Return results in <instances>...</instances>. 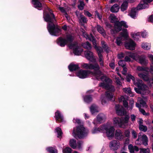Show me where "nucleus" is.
I'll return each instance as SVG.
<instances>
[{
    "label": "nucleus",
    "mask_w": 153,
    "mask_h": 153,
    "mask_svg": "<svg viewBox=\"0 0 153 153\" xmlns=\"http://www.w3.org/2000/svg\"><path fill=\"white\" fill-rule=\"evenodd\" d=\"M81 67L85 69L94 70V71L92 74L97 79H100L102 81L105 80V82L101 83L99 86H110V84L112 82L111 79L106 78L105 76H102V72L100 70V67L97 63L93 64L91 63H83L81 65Z\"/></svg>",
    "instance_id": "obj_1"
},
{
    "label": "nucleus",
    "mask_w": 153,
    "mask_h": 153,
    "mask_svg": "<svg viewBox=\"0 0 153 153\" xmlns=\"http://www.w3.org/2000/svg\"><path fill=\"white\" fill-rule=\"evenodd\" d=\"M49 13L44 15V18L45 20L48 22L47 26L48 30L50 33L52 35L57 36L61 34V30L58 26H55L53 22L56 21L54 14L52 11L49 8H48Z\"/></svg>",
    "instance_id": "obj_2"
},
{
    "label": "nucleus",
    "mask_w": 153,
    "mask_h": 153,
    "mask_svg": "<svg viewBox=\"0 0 153 153\" xmlns=\"http://www.w3.org/2000/svg\"><path fill=\"white\" fill-rule=\"evenodd\" d=\"M103 88L105 89L107 91L106 92L105 96L103 97L102 96L101 98L102 104L105 105L108 101L110 100L114 101L115 100V97L112 92L115 91L114 87H102Z\"/></svg>",
    "instance_id": "obj_3"
},
{
    "label": "nucleus",
    "mask_w": 153,
    "mask_h": 153,
    "mask_svg": "<svg viewBox=\"0 0 153 153\" xmlns=\"http://www.w3.org/2000/svg\"><path fill=\"white\" fill-rule=\"evenodd\" d=\"M88 132V130L83 127V125H80L76 128H74L73 135L76 138H82L87 136Z\"/></svg>",
    "instance_id": "obj_4"
},
{
    "label": "nucleus",
    "mask_w": 153,
    "mask_h": 153,
    "mask_svg": "<svg viewBox=\"0 0 153 153\" xmlns=\"http://www.w3.org/2000/svg\"><path fill=\"white\" fill-rule=\"evenodd\" d=\"M83 35L86 39H88L92 42L94 47L98 53L99 58V61H103V56L101 54L103 52L102 49L100 47L97 46L96 40L94 37L91 34H90V35H88L85 33H84Z\"/></svg>",
    "instance_id": "obj_5"
},
{
    "label": "nucleus",
    "mask_w": 153,
    "mask_h": 153,
    "mask_svg": "<svg viewBox=\"0 0 153 153\" xmlns=\"http://www.w3.org/2000/svg\"><path fill=\"white\" fill-rule=\"evenodd\" d=\"M101 128L102 133H105L109 139L111 140L114 137L115 128L113 126L109 123H107L103 125V127Z\"/></svg>",
    "instance_id": "obj_6"
},
{
    "label": "nucleus",
    "mask_w": 153,
    "mask_h": 153,
    "mask_svg": "<svg viewBox=\"0 0 153 153\" xmlns=\"http://www.w3.org/2000/svg\"><path fill=\"white\" fill-rule=\"evenodd\" d=\"M110 19L112 23H115L114 24V28L116 31L119 32L122 30V27H123L125 28H128V25L126 22L124 21H121L120 22L117 21L116 17L113 14L111 15L110 16Z\"/></svg>",
    "instance_id": "obj_7"
},
{
    "label": "nucleus",
    "mask_w": 153,
    "mask_h": 153,
    "mask_svg": "<svg viewBox=\"0 0 153 153\" xmlns=\"http://www.w3.org/2000/svg\"><path fill=\"white\" fill-rule=\"evenodd\" d=\"M148 139L146 135L142 132L140 133L138 138L135 142L136 145H141L142 143L145 146L148 145Z\"/></svg>",
    "instance_id": "obj_8"
},
{
    "label": "nucleus",
    "mask_w": 153,
    "mask_h": 153,
    "mask_svg": "<svg viewBox=\"0 0 153 153\" xmlns=\"http://www.w3.org/2000/svg\"><path fill=\"white\" fill-rule=\"evenodd\" d=\"M128 55L131 58L138 62L142 65H144L148 63V61L146 59L145 57L143 55L140 56L136 53H129Z\"/></svg>",
    "instance_id": "obj_9"
},
{
    "label": "nucleus",
    "mask_w": 153,
    "mask_h": 153,
    "mask_svg": "<svg viewBox=\"0 0 153 153\" xmlns=\"http://www.w3.org/2000/svg\"><path fill=\"white\" fill-rule=\"evenodd\" d=\"M74 37L73 36L70 34L67 36L66 39H64L62 38H59L57 40V44L61 47L64 46L66 44L71 43L73 40Z\"/></svg>",
    "instance_id": "obj_10"
},
{
    "label": "nucleus",
    "mask_w": 153,
    "mask_h": 153,
    "mask_svg": "<svg viewBox=\"0 0 153 153\" xmlns=\"http://www.w3.org/2000/svg\"><path fill=\"white\" fill-rule=\"evenodd\" d=\"M120 36L118 37L116 39V43L120 46L122 44V41L126 39L128 36V33L126 29H123L120 33Z\"/></svg>",
    "instance_id": "obj_11"
},
{
    "label": "nucleus",
    "mask_w": 153,
    "mask_h": 153,
    "mask_svg": "<svg viewBox=\"0 0 153 153\" xmlns=\"http://www.w3.org/2000/svg\"><path fill=\"white\" fill-rule=\"evenodd\" d=\"M138 100L140 104L138 103L136 104L137 107L139 108V111L144 115H146V114L145 110L141 108V107H146L147 105L145 102L141 98H138Z\"/></svg>",
    "instance_id": "obj_12"
},
{
    "label": "nucleus",
    "mask_w": 153,
    "mask_h": 153,
    "mask_svg": "<svg viewBox=\"0 0 153 153\" xmlns=\"http://www.w3.org/2000/svg\"><path fill=\"white\" fill-rule=\"evenodd\" d=\"M69 46L70 48L73 50V53L76 55H80L83 51V49L78 46L76 44H70Z\"/></svg>",
    "instance_id": "obj_13"
},
{
    "label": "nucleus",
    "mask_w": 153,
    "mask_h": 153,
    "mask_svg": "<svg viewBox=\"0 0 153 153\" xmlns=\"http://www.w3.org/2000/svg\"><path fill=\"white\" fill-rule=\"evenodd\" d=\"M130 79H132L134 84L136 86H144L143 83V81L139 79L135 80L134 77L131 74H128L126 76V80L127 81L129 82Z\"/></svg>",
    "instance_id": "obj_14"
},
{
    "label": "nucleus",
    "mask_w": 153,
    "mask_h": 153,
    "mask_svg": "<svg viewBox=\"0 0 153 153\" xmlns=\"http://www.w3.org/2000/svg\"><path fill=\"white\" fill-rule=\"evenodd\" d=\"M70 146L73 149H80L82 148V142L79 141L76 143V140L74 139H71L70 141Z\"/></svg>",
    "instance_id": "obj_15"
},
{
    "label": "nucleus",
    "mask_w": 153,
    "mask_h": 153,
    "mask_svg": "<svg viewBox=\"0 0 153 153\" xmlns=\"http://www.w3.org/2000/svg\"><path fill=\"white\" fill-rule=\"evenodd\" d=\"M138 76L143 79L144 80L149 82L151 83H153V77L152 79H151L148 76V75L144 71L143 72H137Z\"/></svg>",
    "instance_id": "obj_16"
},
{
    "label": "nucleus",
    "mask_w": 153,
    "mask_h": 153,
    "mask_svg": "<svg viewBox=\"0 0 153 153\" xmlns=\"http://www.w3.org/2000/svg\"><path fill=\"white\" fill-rule=\"evenodd\" d=\"M91 73V71L88 70H80L77 73V76L81 78L87 77Z\"/></svg>",
    "instance_id": "obj_17"
},
{
    "label": "nucleus",
    "mask_w": 153,
    "mask_h": 153,
    "mask_svg": "<svg viewBox=\"0 0 153 153\" xmlns=\"http://www.w3.org/2000/svg\"><path fill=\"white\" fill-rule=\"evenodd\" d=\"M105 119L106 117L104 114H100L97 116V118L94 119L93 123L94 124L100 123L103 122Z\"/></svg>",
    "instance_id": "obj_18"
},
{
    "label": "nucleus",
    "mask_w": 153,
    "mask_h": 153,
    "mask_svg": "<svg viewBox=\"0 0 153 153\" xmlns=\"http://www.w3.org/2000/svg\"><path fill=\"white\" fill-rule=\"evenodd\" d=\"M120 143L119 141L115 140L111 141L109 144V147L111 149L114 150H117L120 147Z\"/></svg>",
    "instance_id": "obj_19"
},
{
    "label": "nucleus",
    "mask_w": 153,
    "mask_h": 153,
    "mask_svg": "<svg viewBox=\"0 0 153 153\" xmlns=\"http://www.w3.org/2000/svg\"><path fill=\"white\" fill-rule=\"evenodd\" d=\"M136 44L131 39H129L125 43V47L127 49L134 50L135 49Z\"/></svg>",
    "instance_id": "obj_20"
},
{
    "label": "nucleus",
    "mask_w": 153,
    "mask_h": 153,
    "mask_svg": "<svg viewBox=\"0 0 153 153\" xmlns=\"http://www.w3.org/2000/svg\"><path fill=\"white\" fill-rule=\"evenodd\" d=\"M84 54L86 58L91 62H94L96 61L94 58L93 53L89 51H85Z\"/></svg>",
    "instance_id": "obj_21"
},
{
    "label": "nucleus",
    "mask_w": 153,
    "mask_h": 153,
    "mask_svg": "<svg viewBox=\"0 0 153 153\" xmlns=\"http://www.w3.org/2000/svg\"><path fill=\"white\" fill-rule=\"evenodd\" d=\"M114 136L116 139L119 140H122L124 138L123 132L119 129H117L115 131Z\"/></svg>",
    "instance_id": "obj_22"
},
{
    "label": "nucleus",
    "mask_w": 153,
    "mask_h": 153,
    "mask_svg": "<svg viewBox=\"0 0 153 153\" xmlns=\"http://www.w3.org/2000/svg\"><path fill=\"white\" fill-rule=\"evenodd\" d=\"M115 109L116 113L118 115H123L126 113V111L121 105H116Z\"/></svg>",
    "instance_id": "obj_23"
},
{
    "label": "nucleus",
    "mask_w": 153,
    "mask_h": 153,
    "mask_svg": "<svg viewBox=\"0 0 153 153\" xmlns=\"http://www.w3.org/2000/svg\"><path fill=\"white\" fill-rule=\"evenodd\" d=\"M55 117L56 121L60 122H64V120L63 116L59 111H57L55 112Z\"/></svg>",
    "instance_id": "obj_24"
},
{
    "label": "nucleus",
    "mask_w": 153,
    "mask_h": 153,
    "mask_svg": "<svg viewBox=\"0 0 153 153\" xmlns=\"http://www.w3.org/2000/svg\"><path fill=\"white\" fill-rule=\"evenodd\" d=\"M113 124L116 126L122 127V122L121 118L119 117H115L113 119Z\"/></svg>",
    "instance_id": "obj_25"
},
{
    "label": "nucleus",
    "mask_w": 153,
    "mask_h": 153,
    "mask_svg": "<svg viewBox=\"0 0 153 153\" xmlns=\"http://www.w3.org/2000/svg\"><path fill=\"white\" fill-rule=\"evenodd\" d=\"M76 15L79 19V22L81 23H86L88 20L83 15L79 13L78 12H76Z\"/></svg>",
    "instance_id": "obj_26"
},
{
    "label": "nucleus",
    "mask_w": 153,
    "mask_h": 153,
    "mask_svg": "<svg viewBox=\"0 0 153 153\" xmlns=\"http://www.w3.org/2000/svg\"><path fill=\"white\" fill-rule=\"evenodd\" d=\"M43 0H32L33 4L34 7L39 10H41L42 7L41 2Z\"/></svg>",
    "instance_id": "obj_27"
},
{
    "label": "nucleus",
    "mask_w": 153,
    "mask_h": 153,
    "mask_svg": "<svg viewBox=\"0 0 153 153\" xmlns=\"http://www.w3.org/2000/svg\"><path fill=\"white\" fill-rule=\"evenodd\" d=\"M149 4L145 3L143 0L136 7L137 10H140L148 7Z\"/></svg>",
    "instance_id": "obj_28"
},
{
    "label": "nucleus",
    "mask_w": 153,
    "mask_h": 153,
    "mask_svg": "<svg viewBox=\"0 0 153 153\" xmlns=\"http://www.w3.org/2000/svg\"><path fill=\"white\" fill-rule=\"evenodd\" d=\"M128 148L130 153H135V152H138L139 150L138 147L136 146H133L131 144L128 145Z\"/></svg>",
    "instance_id": "obj_29"
},
{
    "label": "nucleus",
    "mask_w": 153,
    "mask_h": 153,
    "mask_svg": "<svg viewBox=\"0 0 153 153\" xmlns=\"http://www.w3.org/2000/svg\"><path fill=\"white\" fill-rule=\"evenodd\" d=\"M134 89L137 93L143 94L146 93L145 87H137L134 88Z\"/></svg>",
    "instance_id": "obj_30"
},
{
    "label": "nucleus",
    "mask_w": 153,
    "mask_h": 153,
    "mask_svg": "<svg viewBox=\"0 0 153 153\" xmlns=\"http://www.w3.org/2000/svg\"><path fill=\"white\" fill-rule=\"evenodd\" d=\"M90 112L92 114H94L99 111L98 107L95 104L92 105L90 107Z\"/></svg>",
    "instance_id": "obj_31"
},
{
    "label": "nucleus",
    "mask_w": 153,
    "mask_h": 153,
    "mask_svg": "<svg viewBox=\"0 0 153 153\" xmlns=\"http://www.w3.org/2000/svg\"><path fill=\"white\" fill-rule=\"evenodd\" d=\"M141 47L143 49L146 50H149L151 47L150 43L146 42H143L141 44Z\"/></svg>",
    "instance_id": "obj_32"
},
{
    "label": "nucleus",
    "mask_w": 153,
    "mask_h": 153,
    "mask_svg": "<svg viewBox=\"0 0 153 153\" xmlns=\"http://www.w3.org/2000/svg\"><path fill=\"white\" fill-rule=\"evenodd\" d=\"M138 10L136 8H132L130 12L129 15L132 18L135 19L137 16V10Z\"/></svg>",
    "instance_id": "obj_33"
},
{
    "label": "nucleus",
    "mask_w": 153,
    "mask_h": 153,
    "mask_svg": "<svg viewBox=\"0 0 153 153\" xmlns=\"http://www.w3.org/2000/svg\"><path fill=\"white\" fill-rule=\"evenodd\" d=\"M119 6L117 4H115L111 7L110 10L112 13H117L119 10Z\"/></svg>",
    "instance_id": "obj_34"
},
{
    "label": "nucleus",
    "mask_w": 153,
    "mask_h": 153,
    "mask_svg": "<svg viewBox=\"0 0 153 153\" xmlns=\"http://www.w3.org/2000/svg\"><path fill=\"white\" fill-rule=\"evenodd\" d=\"M141 32L131 33V35L134 40L138 41L140 38Z\"/></svg>",
    "instance_id": "obj_35"
},
{
    "label": "nucleus",
    "mask_w": 153,
    "mask_h": 153,
    "mask_svg": "<svg viewBox=\"0 0 153 153\" xmlns=\"http://www.w3.org/2000/svg\"><path fill=\"white\" fill-rule=\"evenodd\" d=\"M69 70L71 71H75L79 68L78 65L71 64L68 66Z\"/></svg>",
    "instance_id": "obj_36"
},
{
    "label": "nucleus",
    "mask_w": 153,
    "mask_h": 153,
    "mask_svg": "<svg viewBox=\"0 0 153 153\" xmlns=\"http://www.w3.org/2000/svg\"><path fill=\"white\" fill-rule=\"evenodd\" d=\"M128 6V2L127 1H124L123 2L120 7L121 10L124 11L126 10Z\"/></svg>",
    "instance_id": "obj_37"
},
{
    "label": "nucleus",
    "mask_w": 153,
    "mask_h": 153,
    "mask_svg": "<svg viewBox=\"0 0 153 153\" xmlns=\"http://www.w3.org/2000/svg\"><path fill=\"white\" fill-rule=\"evenodd\" d=\"M101 44L102 47L104 51L107 53H108L110 50L105 42L103 41H102Z\"/></svg>",
    "instance_id": "obj_38"
},
{
    "label": "nucleus",
    "mask_w": 153,
    "mask_h": 153,
    "mask_svg": "<svg viewBox=\"0 0 153 153\" xmlns=\"http://www.w3.org/2000/svg\"><path fill=\"white\" fill-rule=\"evenodd\" d=\"M97 28L98 32L102 34L103 36L105 35V31L102 27L100 26L97 25Z\"/></svg>",
    "instance_id": "obj_39"
},
{
    "label": "nucleus",
    "mask_w": 153,
    "mask_h": 153,
    "mask_svg": "<svg viewBox=\"0 0 153 153\" xmlns=\"http://www.w3.org/2000/svg\"><path fill=\"white\" fill-rule=\"evenodd\" d=\"M129 118V117L128 115H126L124 118L122 117L121 118L122 120L123 126L125 124L128 123Z\"/></svg>",
    "instance_id": "obj_40"
},
{
    "label": "nucleus",
    "mask_w": 153,
    "mask_h": 153,
    "mask_svg": "<svg viewBox=\"0 0 153 153\" xmlns=\"http://www.w3.org/2000/svg\"><path fill=\"white\" fill-rule=\"evenodd\" d=\"M84 101L87 103H89L92 100L91 97L90 95H87L83 97Z\"/></svg>",
    "instance_id": "obj_41"
},
{
    "label": "nucleus",
    "mask_w": 153,
    "mask_h": 153,
    "mask_svg": "<svg viewBox=\"0 0 153 153\" xmlns=\"http://www.w3.org/2000/svg\"><path fill=\"white\" fill-rule=\"evenodd\" d=\"M101 127H103V125L100 126L98 128H95L92 130V132L93 134L98 133L99 132H102L101 131Z\"/></svg>",
    "instance_id": "obj_42"
},
{
    "label": "nucleus",
    "mask_w": 153,
    "mask_h": 153,
    "mask_svg": "<svg viewBox=\"0 0 153 153\" xmlns=\"http://www.w3.org/2000/svg\"><path fill=\"white\" fill-rule=\"evenodd\" d=\"M55 132L57 134V137L59 138H60L62 134L61 128L59 127L56 128Z\"/></svg>",
    "instance_id": "obj_43"
},
{
    "label": "nucleus",
    "mask_w": 153,
    "mask_h": 153,
    "mask_svg": "<svg viewBox=\"0 0 153 153\" xmlns=\"http://www.w3.org/2000/svg\"><path fill=\"white\" fill-rule=\"evenodd\" d=\"M47 150L49 152L51 153H57V150L52 147H49L46 148Z\"/></svg>",
    "instance_id": "obj_44"
},
{
    "label": "nucleus",
    "mask_w": 153,
    "mask_h": 153,
    "mask_svg": "<svg viewBox=\"0 0 153 153\" xmlns=\"http://www.w3.org/2000/svg\"><path fill=\"white\" fill-rule=\"evenodd\" d=\"M82 45V46L85 49H90L91 48V45L88 42L83 43Z\"/></svg>",
    "instance_id": "obj_45"
},
{
    "label": "nucleus",
    "mask_w": 153,
    "mask_h": 153,
    "mask_svg": "<svg viewBox=\"0 0 153 153\" xmlns=\"http://www.w3.org/2000/svg\"><path fill=\"white\" fill-rule=\"evenodd\" d=\"M85 5V4L83 1H80L79 2V4L78 6L79 9L81 10H83Z\"/></svg>",
    "instance_id": "obj_46"
},
{
    "label": "nucleus",
    "mask_w": 153,
    "mask_h": 153,
    "mask_svg": "<svg viewBox=\"0 0 153 153\" xmlns=\"http://www.w3.org/2000/svg\"><path fill=\"white\" fill-rule=\"evenodd\" d=\"M132 53L131 52H126V56H125V61L126 62H130L131 61V56L129 55V53Z\"/></svg>",
    "instance_id": "obj_47"
},
{
    "label": "nucleus",
    "mask_w": 153,
    "mask_h": 153,
    "mask_svg": "<svg viewBox=\"0 0 153 153\" xmlns=\"http://www.w3.org/2000/svg\"><path fill=\"white\" fill-rule=\"evenodd\" d=\"M139 126V129L140 131L144 132H145L147 131V128L146 126H143V125H140Z\"/></svg>",
    "instance_id": "obj_48"
},
{
    "label": "nucleus",
    "mask_w": 153,
    "mask_h": 153,
    "mask_svg": "<svg viewBox=\"0 0 153 153\" xmlns=\"http://www.w3.org/2000/svg\"><path fill=\"white\" fill-rule=\"evenodd\" d=\"M148 56L152 61V63L151 66L150 68L152 71H153V55L151 54H148Z\"/></svg>",
    "instance_id": "obj_49"
},
{
    "label": "nucleus",
    "mask_w": 153,
    "mask_h": 153,
    "mask_svg": "<svg viewBox=\"0 0 153 153\" xmlns=\"http://www.w3.org/2000/svg\"><path fill=\"white\" fill-rule=\"evenodd\" d=\"M71 149L69 147H66L63 150V153H71Z\"/></svg>",
    "instance_id": "obj_50"
},
{
    "label": "nucleus",
    "mask_w": 153,
    "mask_h": 153,
    "mask_svg": "<svg viewBox=\"0 0 153 153\" xmlns=\"http://www.w3.org/2000/svg\"><path fill=\"white\" fill-rule=\"evenodd\" d=\"M140 153H150L149 148L141 149H140Z\"/></svg>",
    "instance_id": "obj_51"
},
{
    "label": "nucleus",
    "mask_w": 153,
    "mask_h": 153,
    "mask_svg": "<svg viewBox=\"0 0 153 153\" xmlns=\"http://www.w3.org/2000/svg\"><path fill=\"white\" fill-rule=\"evenodd\" d=\"M124 92L126 93L129 94V95L131 94V91L130 88H123Z\"/></svg>",
    "instance_id": "obj_52"
},
{
    "label": "nucleus",
    "mask_w": 153,
    "mask_h": 153,
    "mask_svg": "<svg viewBox=\"0 0 153 153\" xmlns=\"http://www.w3.org/2000/svg\"><path fill=\"white\" fill-rule=\"evenodd\" d=\"M134 104V101L133 99H131L129 100V107H128V108H129L130 109H131L133 107Z\"/></svg>",
    "instance_id": "obj_53"
},
{
    "label": "nucleus",
    "mask_w": 153,
    "mask_h": 153,
    "mask_svg": "<svg viewBox=\"0 0 153 153\" xmlns=\"http://www.w3.org/2000/svg\"><path fill=\"white\" fill-rule=\"evenodd\" d=\"M118 64L120 66L123 67L125 66L126 63L123 60H121L118 62Z\"/></svg>",
    "instance_id": "obj_54"
},
{
    "label": "nucleus",
    "mask_w": 153,
    "mask_h": 153,
    "mask_svg": "<svg viewBox=\"0 0 153 153\" xmlns=\"http://www.w3.org/2000/svg\"><path fill=\"white\" fill-rule=\"evenodd\" d=\"M130 132L129 130H126L124 132V137H130Z\"/></svg>",
    "instance_id": "obj_55"
},
{
    "label": "nucleus",
    "mask_w": 153,
    "mask_h": 153,
    "mask_svg": "<svg viewBox=\"0 0 153 153\" xmlns=\"http://www.w3.org/2000/svg\"><path fill=\"white\" fill-rule=\"evenodd\" d=\"M145 68L141 66H137V70L138 71L143 72L145 71Z\"/></svg>",
    "instance_id": "obj_56"
},
{
    "label": "nucleus",
    "mask_w": 153,
    "mask_h": 153,
    "mask_svg": "<svg viewBox=\"0 0 153 153\" xmlns=\"http://www.w3.org/2000/svg\"><path fill=\"white\" fill-rule=\"evenodd\" d=\"M73 122L74 123H77L79 125H80L81 123V121L77 118L76 119L74 118L73 120Z\"/></svg>",
    "instance_id": "obj_57"
},
{
    "label": "nucleus",
    "mask_w": 153,
    "mask_h": 153,
    "mask_svg": "<svg viewBox=\"0 0 153 153\" xmlns=\"http://www.w3.org/2000/svg\"><path fill=\"white\" fill-rule=\"evenodd\" d=\"M128 98H127V99H126L125 100H124L123 102V105L124 106L125 108H128V102H127V100H128Z\"/></svg>",
    "instance_id": "obj_58"
},
{
    "label": "nucleus",
    "mask_w": 153,
    "mask_h": 153,
    "mask_svg": "<svg viewBox=\"0 0 153 153\" xmlns=\"http://www.w3.org/2000/svg\"><path fill=\"white\" fill-rule=\"evenodd\" d=\"M131 134L133 136V137L135 139L137 137V134L136 132L134 130H132L131 132Z\"/></svg>",
    "instance_id": "obj_59"
},
{
    "label": "nucleus",
    "mask_w": 153,
    "mask_h": 153,
    "mask_svg": "<svg viewBox=\"0 0 153 153\" xmlns=\"http://www.w3.org/2000/svg\"><path fill=\"white\" fill-rule=\"evenodd\" d=\"M143 38H145L147 35V33L145 31H144L142 32H141V34Z\"/></svg>",
    "instance_id": "obj_60"
},
{
    "label": "nucleus",
    "mask_w": 153,
    "mask_h": 153,
    "mask_svg": "<svg viewBox=\"0 0 153 153\" xmlns=\"http://www.w3.org/2000/svg\"><path fill=\"white\" fill-rule=\"evenodd\" d=\"M128 97L127 96L124 97L123 96H121L119 99L120 101H123L124 100H125L126 99H127Z\"/></svg>",
    "instance_id": "obj_61"
},
{
    "label": "nucleus",
    "mask_w": 153,
    "mask_h": 153,
    "mask_svg": "<svg viewBox=\"0 0 153 153\" xmlns=\"http://www.w3.org/2000/svg\"><path fill=\"white\" fill-rule=\"evenodd\" d=\"M123 68V70L122 72V73L123 75H125L126 74L127 72V69L126 67H124Z\"/></svg>",
    "instance_id": "obj_62"
},
{
    "label": "nucleus",
    "mask_w": 153,
    "mask_h": 153,
    "mask_svg": "<svg viewBox=\"0 0 153 153\" xmlns=\"http://www.w3.org/2000/svg\"><path fill=\"white\" fill-rule=\"evenodd\" d=\"M124 56V54L122 53H121L120 54H119L118 55V58L119 59H121L123 58Z\"/></svg>",
    "instance_id": "obj_63"
},
{
    "label": "nucleus",
    "mask_w": 153,
    "mask_h": 153,
    "mask_svg": "<svg viewBox=\"0 0 153 153\" xmlns=\"http://www.w3.org/2000/svg\"><path fill=\"white\" fill-rule=\"evenodd\" d=\"M84 14L89 17H90L92 16L91 14L88 11H84Z\"/></svg>",
    "instance_id": "obj_64"
}]
</instances>
